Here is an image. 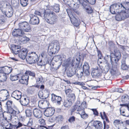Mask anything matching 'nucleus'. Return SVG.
<instances>
[{
  "label": "nucleus",
  "instance_id": "9",
  "mask_svg": "<svg viewBox=\"0 0 129 129\" xmlns=\"http://www.w3.org/2000/svg\"><path fill=\"white\" fill-rule=\"evenodd\" d=\"M115 16L116 20L118 21L123 20L129 17V13L124 11H122L118 13Z\"/></svg>",
  "mask_w": 129,
  "mask_h": 129
},
{
  "label": "nucleus",
  "instance_id": "2",
  "mask_svg": "<svg viewBox=\"0 0 129 129\" xmlns=\"http://www.w3.org/2000/svg\"><path fill=\"white\" fill-rule=\"evenodd\" d=\"M43 14L44 19L48 23L53 24L56 23L57 16L53 11L49 9L44 10Z\"/></svg>",
  "mask_w": 129,
  "mask_h": 129
},
{
  "label": "nucleus",
  "instance_id": "61",
  "mask_svg": "<svg viewBox=\"0 0 129 129\" xmlns=\"http://www.w3.org/2000/svg\"><path fill=\"white\" fill-rule=\"evenodd\" d=\"M23 125L21 123L19 122L17 125H15L16 129H17L20 127L22 126Z\"/></svg>",
  "mask_w": 129,
  "mask_h": 129
},
{
  "label": "nucleus",
  "instance_id": "36",
  "mask_svg": "<svg viewBox=\"0 0 129 129\" xmlns=\"http://www.w3.org/2000/svg\"><path fill=\"white\" fill-rule=\"evenodd\" d=\"M76 72L75 73L76 76L78 78H80L83 75V73L81 71V69H77Z\"/></svg>",
  "mask_w": 129,
  "mask_h": 129
},
{
  "label": "nucleus",
  "instance_id": "32",
  "mask_svg": "<svg viewBox=\"0 0 129 129\" xmlns=\"http://www.w3.org/2000/svg\"><path fill=\"white\" fill-rule=\"evenodd\" d=\"M73 103L70 100L67 99L64 100L63 104V105L66 107H70Z\"/></svg>",
  "mask_w": 129,
  "mask_h": 129
},
{
  "label": "nucleus",
  "instance_id": "55",
  "mask_svg": "<svg viewBox=\"0 0 129 129\" xmlns=\"http://www.w3.org/2000/svg\"><path fill=\"white\" fill-rule=\"evenodd\" d=\"M76 1L78 2L79 4H81L83 6H84L85 5V3L86 2L84 0H76Z\"/></svg>",
  "mask_w": 129,
  "mask_h": 129
},
{
  "label": "nucleus",
  "instance_id": "24",
  "mask_svg": "<svg viewBox=\"0 0 129 129\" xmlns=\"http://www.w3.org/2000/svg\"><path fill=\"white\" fill-rule=\"evenodd\" d=\"M12 70V69L11 67L6 66L2 68L1 71L6 75H8L11 72Z\"/></svg>",
  "mask_w": 129,
  "mask_h": 129
},
{
  "label": "nucleus",
  "instance_id": "63",
  "mask_svg": "<svg viewBox=\"0 0 129 129\" xmlns=\"http://www.w3.org/2000/svg\"><path fill=\"white\" fill-rule=\"evenodd\" d=\"M105 68L106 69V71L108 72L109 69H111L110 65L108 63H107L106 65L105 66Z\"/></svg>",
  "mask_w": 129,
  "mask_h": 129
},
{
  "label": "nucleus",
  "instance_id": "39",
  "mask_svg": "<svg viewBox=\"0 0 129 129\" xmlns=\"http://www.w3.org/2000/svg\"><path fill=\"white\" fill-rule=\"evenodd\" d=\"M25 113L26 116H31L32 113V109L30 108H27L25 111Z\"/></svg>",
  "mask_w": 129,
  "mask_h": 129
},
{
  "label": "nucleus",
  "instance_id": "26",
  "mask_svg": "<svg viewBox=\"0 0 129 129\" xmlns=\"http://www.w3.org/2000/svg\"><path fill=\"white\" fill-rule=\"evenodd\" d=\"M121 68L123 70H128L129 69V66L127 65L126 63V60L125 59H123L121 62Z\"/></svg>",
  "mask_w": 129,
  "mask_h": 129
},
{
  "label": "nucleus",
  "instance_id": "57",
  "mask_svg": "<svg viewBox=\"0 0 129 129\" xmlns=\"http://www.w3.org/2000/svg\"><path fill=\"white\" fill-rule=\"evenodd\" d=\"M91 110L93 112V114L95 116H98L99 113L96 109H92Z\"/></svg>",
  "mask_w": 129,
  "mask_h": 129
},
{
  "label": "nucleus",
  "instance_id": "52",
  "mask_svg": "<svg viewBox=\"0 0 129 129\" xmlns=\"http://www.w3.org/2000/svg\"><path fill=\"white\" fill-rule=\"evenodd\" d=\"M34 57L33 58H30L31 60L32 61L33 60V61H34V62L32 61L33 62H31L30 61H29L28 60H26V61H27L29 63V64H33L34 63L36 62H37V61H38V59H34Z\"/></svg>",
  "mask_w": 129,
  "mask_h": 129
},
{
  "label": "nucleus",
  "instance_id": "12",
  "mask_svg": "<svg viewBox=\"0 0 129 129\" xmlns=\"http://www.w3.org/2000/svg\"><path fill=\"white\" fill-rule=\"evenodd\" d=\"M43 110L44 115L46 116L50 117L52 116L55 112V109L54 108H48Z\"/></svg>",
  "mask_w": 129,
  "mask_h": 129
},
{
  "label": "nucleus",
  "instance_id": "64",
  "mask_svg": "<svg viewBox=\"0 0 129 129\" xmlns=\"http://www.w3.org/2000/svg\"><path fill=\"white\" fill-rule=\"evenodd\" d=\"M47 53L45 52H43L41 54L42 57L44 58H46L47 57Z\"/></svg>",
  "mask_w": 129,
  "mask_h": 129
},
{
  "label": "nucleus",
  "instance_id": "46",
  "mask_svg": "<svg viewBox=\"0 0 129 129\" xmlns=\"http://www.w3.org/2000/svg\"><path fill=\"white\" fill-rule=\"evenodd\" d=\"M28 0H20V3L23 7H25L28 4Z\"/></svg>",
  "mask_w": 129,
  "mask_h": 129
},
{
  "label": "nucleus",
  "instance_id": "40",
  "mask_svg": "<svg viewBox=\"0 0 129 129\" xmlns=\"http://www.w3.org/2000/svg\"><path fill=\"white\" fill-rule=\"evenodd\" d=\"M20 75V74H18L15 75H11L10 77V79L12 81L17 80L19 78V75Z\"/></svg>",
  "mask_w": 129,
  "mask_h": 129
},
{
  "label": "nucleus",
  "instance_id": "21",
  "mask_svg": "<svg viewBox=\"0 0 129 129\" xmlns=\"http://www.w3.org/2000/svg\"><path fill=\"white\" fill-rule=\"evenodd\" d=\"M77 69L71 66V68L69 69L67 71V75L69 77H71L73 76L75 74L76 71L77 70Z\"/></svg>",
  "mask_w": 129,
  "mask_h": 129
},
{
  "label": "nucleus",
  "instance_id": "29",
  "mask_svg": "<svg viewBox=\"0 0 129 129\" xmlns=\"http://www.w3.org/2000/svg\"><path fill=\"white\" fill-rule=\"evenodd\" d=\"M46 104H47V101L45 100L44 101L41 100L39 102L38 106L42 110L46 109V107H45V106Z\"/></svg>",
  "mask_w": 129,
  "mask_h": 129
},
{
  "label": "nucleus",
  "instance_id": "8",
  "mask_svg": "<svg viewBox=\"0 0 129 129\" xmlns=\"http://www.w3.org/2000/svg\"><path fill=\"white\" fill-rule=\"evenodd\" d=\"M18 25L19 28L23 32H30L31 30L30 25L26 21L21 22Z\"/></svg>",
  "mask_w": 129,
  "mask_h": 129
},
{
  "label": "nucleus",
  "instance_id": "1",
  "mask_svg": "<svg viewBox=\"0 0 129 129\" xmlns=\"http://www.w3.org/2000/svg\"><path fill=\"white\" fill-rule=\"evenodd\" d=\"M0 9L5 17H11L13 14V10L10 4L7 2H0Z\"/></svg>",
  "mask_w": 129,
  "mask_h": 129
},
{
  "label": "nucleus",
  "instance_id": "56",
  "mask_svg": "<svg viewBox=\"0 0 129 129\" xmlns=\"http://www.w3.org/2000/svg\"><path fill=\"white\" fill-rule=\"evenodd\" d=\"M122 122L121 121H120V120H114V124L116 125H119L121 123H122Z\"/></svg>",
  "mask_w": 129,
  "mask_h": 129
},
{
  "label": "nucleus",
  "instance_id": "19",
  "mask_svg": "<svg viewBox=\"0 0 129 129\" xmlns=\"http://www.w3.org/2000/svg\"><path fill=\"white\" fill-rule=\"evenodd\" d=\"M67 11L72 23L76 22L78 21L75 18V15H74L73 14L72 12L71 11V10L69 9H67Z\"/></svg>",
  "mask_w": 129,
  "mask_h": 129
},
{
  "label": "nucleus",
  "instance_id": "48",
  "mask_svg": "<svg viewBox=\"0 0 129 129\" xmlns=\"http://www.w3.org/2000/svg\"><path fill=\"white\" fill-rule=\"evenodd\" d=\"M44 96V99H45L47 98L49 95V92L48 91V90H46L43 91Z\"/></svg>",
  "mask_w": 129,
  "mask_h": 129
},
{
  "label": "nucleus",
  "instance_id": "54",
  "mask_svg": "<svg viewBox=\"0 0 129 129\" xmlns=\"http://www.w3.org/2000/svg\"><path fill=\"white\" fill-rule=\"evenodd\" d=\"M104 128L103 129H109V125L106 123L105 121H103Z\"/></svg>",
  "mask_w": 129,
  "mask_h": 129
},
{
  "label": "nucleus",
  "instance_id": "35",
  "mask_svg": "<svg viewBox=\"0 0 129 129\" xmlns=\"http://www.w3.org/2000/svg\"><path fill=\"white\" fill-rule=\"evenodd\" d=\"M5 126H6L5 127V129H16L15 125H13L11 123L8 122V123Z\"/></svg>",
  "mask_w": 129,
  "mask_h": 129
},
{
  "label": "nucleus",
  "instance_id": "3",
  "mask_svg": "<svg viewBox=\"0 0 129 129\" xmlns=\"http://www.w3.org/2000/svg\"><path fill=\"white\" fill-rule=\"evenodd\" d=\"M13 102L10 100H8L6 102V106H5L6 109V112L4 111L3 109L1 106H0V117H4V113L6 112L7 113L10 114V116L11 117L10 114H12L13 115H16L18 114V112L14 110L12 108V105Z\"/></svg>",
  "mask_w": 129,
  "mask_h": 129
},
{
  "label": "nucleus",
  "instance_id": "28",
  "mask_svg": "<svg viewBox=\"0 0 129 129\" xmlns=\"http://www.w3.org/2000/svg\"><path fill=\"white\" fill-rule=\"evenodd\" d=\"M83 108H82L80 106L77 105H75L72 108L71 110V114L72 115L73 113L76 110L79 112L80 111V110H83Z\"/></svg>",
  "mask_w": 129,
  "mask_h": 129
},
{
  "label": "nucleus",
  "instance_id": "15",
  "mask_svg": "<svg viewBox=\"0 0 129 129\" xmlns=\"http://www.w3.org/2000/svg\"><path fill=\"white\" fill-rule=\"evenodd\" d=\"M51 95L52 101L53 103H55L56 104L60 105L61 102L62 101L61 98L60 96H57L53 93Z\"/></svg>",
  "mask_w": 129,
  "mask_h": 129
},
{
  "label": "nucleus",
  "instance_id": "38",
  "mask_svg": "<svg viewBox=\"0 0 129 129\" xmlns=\"http://www.w3.org/2000/svg\"><path fill=\"white\" fill-rule=\"evenodd\" d=\"M6 19L5 16V17L3 15H0V25L4 24Z\"/></svg>",
  "mask_w": 129,
  "mask_h": 129
},
{
  "label": "nucleus",
  "instance_id": "5",
  "mask_svg": "<svg viewBox=\"0 0 129 129\" xmlns=\"http://www.w3.org/2000/svg\"><path fill=\"white\" fill-rule=\"evenodd\" d=\"M122 4L115 3L112 5L110 8V12L113 14H116L122 11Z\"/></svg>",
  "mask_w": 129,
  "mask_h": 129
},
{
  "label": "nucleus",
  "instance_id": "41",
  "mask_svg": "<svg viewBox=\"0 0 129 129\" xmlns=\"http://www.w3.org/2000/svg\"><path fill=\"white\" fill-rule=\"evenodd\" d=\"M0 79V82L6 81L7 79L6 75L1 71V76Z\"/></svg>",
  "mask_w": 129,
  "mask_h": 129
},
{
  "label": "nucleus",
  "instance_id": "22",
  "mask_svg": "<svg viewBox=\"0 0 129 129\" xmlns=\"http://www.w3.org/2000/svg\"><path fill=\"white\" fill-rule=\"evenodd\" d=\"M22 93L19 91L15 90L11 94V96L17 100L21 99Z\"/></svg>",
  "mask_w": 129,
  "mask_h": 129
},
{
  "label": "nucleus",
  "instance_id": "16",
  "mask_svg": "<svg viewBox=\"0 0 129 129\" xmlns=\"http://www.w3.org/2000/svg\"><path fill=\"white\" fill-rule=\"evenodd\" d=\"M28 52V51L26 48H22L19 53V57L23 60H24L25 58L26 59Z\"/></svg>",
  "mask_w": 129,
  "mask_h": 129
},
{
  "label": "nucleus",
  "instance_id": "20",
  "mask_svg": "<svg viewBox=\"0 0 129 129\" xmlns=\"http://www.w3.org/2000/svg\"><path fill=\"white\" fill-rule=\"evenodd\" d=\"M10 49L12 52L13 53L17 54L19 53L20 50V47L19 46L13 45L11 46Z\"/></svg>",
  "mask_w": 129,
  "mask_h": 129
},
{
  "label": "nucleus",
  "instance_id": "37",
  "mask_svg": "<svg viewBox=\"0 0 129 129\" xmlns=\"http://www.w3.org/2000/svg\"><path fill=\"white\" fill-rule=\"evenodd\" d=\"M25 74L29 75L30 76H32L33 78L35 77L36 74L35 72L33 71H26L25 73Z\"/></svg>",
  "mask_w": 129,
  "mask_h": 129
},
{
  "label": "nucleus",
  "instance_id": "31",
  "mask_svg": "<svg viewBox=\"0 0 129 129\" xmlns=\"http://www.w3.org/2000/svg\"><path fill=\"white\" fill-rule=\"evenodd\" d=\"M20 102L21 104L24 106H27L29 103V100L27 98H25L23 100L20 99Z\"/></svg>",
  "mask_w": 129,
  "mask_h": 129
},
{
  "label": "nucleus",
  "instance_id": "23",
  "mask_svg": "<svg viewBox=\"0 0 129 129\" xmlns=\"http://www.w3.org/2000/svg\"><path fill=\"white\" fill-rule=\"evenodd\" d=\"M29 76L25 75L21 77V79L19 80V82L23 84H28V82L29 79Z\"/></svg>",
  "mask_w": 129,
  "mask_h": 129
},
{
  "label": "nucleus",
  "instance_id": "25",
  "mask_svg": "<svg viewBox=\"0 0 129 129\" xmlns=\"http://www.w3.org/2000/svg\"><path fill=\"white\" fill-rule=\"evenodd\" d=\"M93 124L95 128L97 129H102L103 128V124L102 122L98 120L93 121Z\"/></svg>",
  "mask_w": 129,
  "mask_h": 129
},
{
  "label": "nucleus",
  "instance_id": "53",
  "mask_svg": "<svg viewBox=\"0 0 129 129\" xmlns=\"http://www.w3.org/2000/svg\"><path fill=\"white\" fill-rule=\"evenodd\" d=\"M19 38V41L22 43H24L25 39L24 36H23L22 35L21 36L19 37L18 38Z\"/></svg>",
  "mask_w": 129,
  "mask_h": 129
},
{
  "label": "nucleus",
  "instance_id": "44",
  "mask_svg": "<svg viewBox=\"0 0 129 129\" xmlns=\"http://www.w3.org/2000/svg\"><path fill=\"white\" fill-rule=\"evenodd\" d=\"M60 10L59 5V4H56L54 6L53 10L56 12H58Z\"/></svg>",
  "mask_w": 129,
  "mask_h": 129
},
{
  "label": "nucleus",
  "instance_id": "17",
  "mask_svg": "<svg viewBox=\"0 0 129 129\" xmlns=\"http://www.w3.org/2000/svg\"><path fill=\"white\" fill-rule=\"evenodd\" d=\"M43 110H40L37 108L33 110V112L34 116L38 118H40L42 116V112H43Z\"/></svg>",
  "mask_w": 129,
  "mask_h": 129
},
{
  "label": "nucleus",
  "instance_id": "60",
  "mask_svg": "<svg viewBox=\"0 0 129 129\" xmlns=\"http://www.w3.org/2000/svg\"><path fill=\"white\" fill-rule=\"evenodd\" d=\"M86 1L90 4L93 5L95 4L96 2V0H85Z\"/></svg>",
  "mask_w": 129,
  "mask_h": 129
},
{
  "label": "nucleus",
  "instance_id": "33",
  "mask_svg": "<svg viewBox=\"0 0 129 129\" xmlns=\"http://www.w3.org/2000/svg\"><path fill=\"white\" fill-rule=\"evenodd\" d=\"M67 96L68 97V99L70 100L73 103L74 102L76 99L74 93L71 94Z\"/></svg>",
  "mask_w": 129,
  "mask_h": 129
},
{
  "label": "nucleus",
  "instance_id": "18",
  "mask_svg": "<svg viewBox=\"0 0 129 129\" xmlns=\"http://www.w3.org/2000/svg\"><path fill=\"white\" fill-rule=\"evenodd\" d=\"M34 57V59H37L38 58V55L36 54L35 52H31L30 53H28L27 55V57L26 60H28L29 61L31 62H33L34 61L31 60L30 58Z\"/></svg>",
  "mask_w": 129,
  "mask_h": 129
},
{
  "label": "nucleus",
  "instance_id": "27",
  "mask_svg": "<svg viewBox=\"0 0 129 129\" xmlns=\"http://www.w3.org/2000/svg\"><path fill=\"white\" fill-rule=\"evenodd\" d=\"M82 108H83L84 109L80 110L79 112L77 113L80 115L81 118L84 119H85L88 117V115L85 113L84 110V108L83 107Z\"/></svg>",
  "mask_w": 129,
  "mask_h": 129
},
{
  "label": "nucleus",
  "instance_id": "62",
  "mask_svg": "<svg viewBox=\"0 0 129 129\" xmlns=\"http://www.w3.org/2000/svg\"><path fill=\"white\" fill-rule=\"evenodd\" d=\"M39 59L38 58L37 62V64L39 66H42L43 65V64L42 62V60L41 59L40 60H39Z\"/></svg>",
  "mask_w": 129,
  "mask_h": 129
},
{
  "label": "nucleus",
  "instance_id": "30",
  "mask_svg": "<svg viewBox=\"0 0 129 129\" xmlns=\"http://www.w3.org/2000/svg\"><path fill=\"white\" fill-rule=\"evenodd\" d=\"M12 5L15 8L17 9L19 5V0H11Z\"/></svg>",
  "mask_w": 129,
  "mask_h": 129
},
{
  "label": "nucleus",
  "instance_id": "6",
  "mask_svg": "<svg viewBox=\"0 0 129 129\" xmlns=\"http://www.w3.org/2000/svg\"><path fill=\"white\" fill-rule=\"evenodd\" d=\"M106 56L107 57H110L112 63L114 62L117 63L121 58V55L120 52L119 51H117L116 52H115L114 53H111L110 56L107 55Z\"/></svg>",
  "mask_w": 129,
  "mask_h": 129
},
{
  "label": "nucleus",
  "instance_id": "7",
  "mask_svg": "<svg viewBox=\"0 0 129 129\" xmlns=\"http://www.w3.org/2000/svg\"><path fill=\"white\" fill-rule=\"evenodd\" d=\"M83 58L82 56L79 55L73 59L71 63V66L77 69H80L82 65L81 60Z\"/></svg>",
  "mask_w": 129,
  "mask_h": 129
},
{
  "label": "nucleus",
  "instance_id": "14",
  "mask_svg": "<svg viewBox=\"0 0 129 129\" xmlns=\"http://www.w3.org/2000/svg\"><path fill=\"white\" fill-rule=\"evenodd\" d=\"M25 33L21 30L19 28L18 29H14L12 32V35L15 37L19 38L23 35H25Z\"/></svg>",
  "mask_w": 129,
  "mask_h": 129
},
{
  "label": "nucleus",
  "instance_id": "4",
  "mask_svg": "<svg viewBox=\"0 0 129 129\" xmlns=\"http://www.w3.org/2000/svg\"><path fill=\"white\" fill-rule=\"evenodd\" d=\"M48 52L50 55L57 53L60 49L59 42L56 40L50 43L48 45Z\"/></svg>",
  "mask_w": 129,
  "mask_h": 129
},
{
  "label": "nucleus",
  "instance_id": "42",
  "mask_svg": "<svg viewBox=\"0 0 129 129\" xmlns=\"http://www.w3.org/2000/svg\"><path fill=\"white\" fill-rule=\"evenodd\" d=\"M97 49V52L98 53V58H99V60H98V63H102V61H101L99 60L101 59L102 58V53L100 50H98V48L96 47Z\"/></svg>",
  "mask_w": 129,
  "mask_h": 129
},
{
  "label": "nucleus",
  "instance_id": "45",
  "mask_svg": "<svg viewBox=\"0 0 129 129\" xmlns=\"http://www.w3.org/2000/svg\"><path fill=\"white\" fill-rule=\"evenodd\" d=\"M122 101H125L129 103V96L127 95H125L122 96Z\"/></svg>",
  "mask_w": 129,
  "mask_h": 129
},
{
  "label": "nucleus",
  "instance_id": "10",
  "mask_svg": "<svg viewBox=\"0 0 129 129\" xmlns=\"http://www.w3.org/2000/svg\"><path fill=\"white\" fill-rule=\"evenodd\" d=\"M102 72V69L100 66L99 68H97L92 69L91 74L93 77L99 78L101 76Z\"/></svg>",
  "mask_w": 129,
  "mask_h": 129
},
{
  "label": "nucleus",
  "instance_id": "58",
  "mask_svg": "<svg viewBox=\"0 0 129 129\" xmlns=\"http://www.w3.org/2000/svg\"><path fill=\"white\" fill-rule=\"evenodd\" d=\"M34 14L35 15L40 16L41 17L43 15V14L42 12L38 11H36L35 12Z\"/></svg>",
  "mask_w": 129,
  "mask_h": 129
},
{
  "label": "nucleus",
  "instance_id": "49",
  "mask_svg": "<svg viewBox=\"0 0 129 129\" xmlns=\"http://www.w3.org/2000/svg\"><path fill=\"white\" fill-rule=\"evenodd\" d=\"M122 8L123 9H129L128 2L122 4Z\"/></svg>",
  "mask_w": 129,
  "mask_h": 129
},
{
  "label": "nucleus",
  "instance_id": "51",
  "mask_svg": "<svg viewBox=\"0 0 129 129\" xmlns=\"http://www.w3.org/2000/svg\"><path fill=\"white\" fill-rule=\"evenodd\" d=\"M72 90L71 89H68L66 90L65 92L67 96L72 94Z\"/></svg>",
  "mask_w": 129,
  "mask_h": 129
},
{
  "label": "nucleus",
  "instance_id": "13",
  "mask_svg": "<svg viewBox=\"0 0 129 129\" xmlns=\"http://www.w3.org/2000/svg\"><path fill=\"white\" fill-rule=\"evenodd\" d=\"M2 94V97H0V101H3L6 100L9 97L8 91L6 89H3L0 91V93Z\"/></svg>",
  "mask_w": 129,
  "mask_h": 129
},
{
  "label": "nucleus",
  "instance_id": "43",
  "mask_svg": "<svg viewBox=\"0 0 129 129\" xmlns=\"http://www.w3.org/2000/svg\"><path fill=\"white\" fill-rule=\"evenodd\" d=\"M54 59L56 62L59 61V62L62 63V57L60 55H56L54 57Z\"/></svg>",
  "mask_w": 129,
  "mask_h": 129
},
{
  "label": "nucleus",
  "instance_id": "11",
  "mask_svg": "<svg viewBox=\"0 0 129 129\" xmlns=\"http://www.w3.org/2000/svg\"><path fill=\"white\" fill-rule=\"evenodd\" d=\"M30 20V24L33 25H38L39 23L40 20L39 18L33 14L29 15Z\"/></svg>",
  "mask_w": 129,
  "mask_h": 129
},
{
  "label": "nucleus",
  "instance_id": "34",
  "mask_svg": "<svg viewBox=\"0 0 129 129\" xmlns=\"http://www.w3.org/2000/svg\"><path fill=\"white\" fill-rule=\"evenodd\" d=\"M89 67L88 64L87 63H84V65L82 67L81 66V67H80V69H81V71L83 73L84 71L85 70H89Z\"/></svg>",
  "mask_w": 129,
  "mask_h": 129
},
{
  "label": "nucleus",
  "instance_id": "50",
  "mask_svg": "<svg viewBox=\"0 0 129 129\" xmlns=\"http://www.w3.org/2000/svg\"><path fill=\"white\" fill-rule=\"evenodd\" d=\"M43 91H40L38 93V96L39 97L42 99H44Z\"/></svg>",
  "mask_w": 129,
  "mask_h": 129
},
{
  "label": "nucleus",
  "instance_id": "59",
  "mask_svg": "<svg viewBox=\"0 0 129 129\" xmlns=\"http://www.w3.org/2000/svg\"><path fill=\"white\" fill-rule=\"evenodd\" d=\"M68 121L70 122H73L75 120V117L74 116H72L69 118L68 120Z\"/></svg>",
  "mask_w": 129,
  "mask_h": 129
},
{
  "label": "nucleus",
  "instance_id": "47",
  "mask_svg": "<svg viewBox=\"0 0 129 129\" xmlns=\"http://www.w3.org/2000/svg\"><path fill=\"white\" fill-rule=\"evenodd\" d=\"M43 82V78L42 76H40L37 78V82L38 84L42 83Z\"/></svg>",
  "mask_w": 129,
  "mask_h": 129
}]
</instances>
